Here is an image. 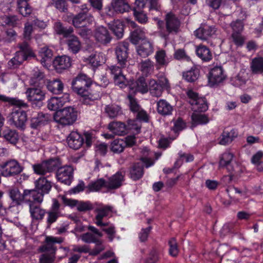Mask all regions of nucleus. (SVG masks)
<instances>
[{"label":"nucleus","instance_id":"obj_1","mask_svg":"<svg viewBox=\"0 0 263 263\" xmlns=\"http://www.w3.org/2000/svg\"><path fill=\"white\" fill-rule=\"evenodd\" d=\"M0 101L16 106L11 109L7 117L8 121L11 126L21 130L24 129L27 121V114L22 108H27L28 107L27 103L17 98L9 97L1 94H0Z\"/></svg>","mask_w":263,"mask_h":263},{"label":"nucleus","instance_id":"obj_2","mask_svg":"<svg viewBox=\"0 0 263 263\" xmlns=\"http://www.w3.org/2000/svg\"><path fill=\"white\" fill-rule=\"evenodd\" d=\"M91 79L84 73H79L74 78L71 83L73 91L83 97L82 102L86 105H95V101L100 99L99 91L90 92L92 85Z\"/></svg>","mask_w":263,"mask_h":263},{"label":"nucleus","instance_id":"obj_3","mask_svg":"<svg viewBox=\"0 0 263 263\" xmlns=\"http://www.w3.org/2000/svg\"><path fill=\"white\" fill-rule=\"evenodd\" d=\"M165 23L162 21L159 20L157 22L159 33L163 39L167 40L170 35L177 34L180 31L181 22L179 18L172 12L165 15Z\"/></svg>","mask_w":263,"mask_h":263},{"label":"nucleus","instance_id":"obj_4","mask_svg":"<svg viewBox=\"0 0 263 263\" xmlns=\"http://www.w3.org/2000/svg\"><path fill=\"white\" fill-rule=\"evenodd\" d=\"M80 11L76 15H71L68 17V21H72V24L75 28L86 27L94 22L93 16L89 13L90 8L86 4L80 6Z\"/></svg>","mask_w":263,"mask_h":263},{"label":"nucleus","instance_id":"obj_5","mask_svg":"<svg viewBox=\"0 0 263 263\" xmlns=\"http://www.w3.org/2000/svg\"><path fill=\"white\" fill-rule=\"evenodd\" d=\"M78 111L76 108L68 106L56 111L53 115L54 121L63 126L72 125L77 120Z\"/></svg>","mask_w":263,"mask_h":263},{"label":"nucleus","instance_id":"obj_6","mask_svg":"<svg viewBox=\"0 0 263 263\" xmlns=\"http://www.w3.org/2000/svg\"><path fill=\"white\" fill-rule=\"evenodd\" d=\"M84 136L85 138V144L86 147H90L93 140L92 135L87 132L84 133ZM67 142L70 148L77 150L81 148L84 144V138L83 136L78 132L72 131L67 137Z\"/></svg>","mask_w":263,"mask_h":263},{"label":"nucleus","instance_id":"obj_7","mask_svg":"<svg viewBox=\"0 0 263 263\" xmlns=\"http://www.w3.org/2000/svg\"><path fill=\"white\" fill-rule=\"evenodd\" d=\"M61 165L59 158H54L43 161L41 163L32 165L34 173L39 175H45L47 173L52 172Z\"/></svg>","mask_w":263,"mask_h":263},{"label":"nucleus","instance_id":"obj_8","mask_svg":"<svg viewBox=\"0 0 263 263\" xmlns=\"http://www.w3.org/2000/svg\"><path fill=\"white\" fill-rule=\"evenodd\" d=\"M170 88L169 81L165 77H162L158 80L152 79L148 81V90L153 97H159L165 90Z\"/></svg>","mask_w":263,"mask_h":263},{"label":"nucleus","instance_id":"obj_9","mask_svg":"<svg viewBox=\"0 0 263 263\" xmlns=\"http://www.w3.org/2000/svg\"><path fill=\"white\" fill-rule=\"evenodd\" d=\"M23 170L24 167L15 159H11L1 165V174L5 177H15Z\"/></svg>","mask_w":263,"mask_h":263},{"label":"nucleus","instance_id":"obj_10","mask_svg":"<svg viewBox=\"0 0 263 263\" xmlns=\"http://www.w3.org/2000/svg\"><path fill=\"white\" fill-rule=\"evenodd\" d=\"M189 102L195 112H204L208 108L207 102L204 98L199 97L198 94L192 90L186 92Z\"/></svg>","mask_w":263,"mask_h":263},{"label":"nucleus","instance_id":"obj_11","mask_svg":"<svg viewBox=\"0 0 263 263\" xmlns=\"http://www.w3.org/2000/svg\"><path fill=\"white\" fill-rule=\"evenodd\" d=\"M141 161L134 163L130 170V177L134 181L139 180L143 175V164L146 167H148L153 165L154 162L150 158L142 157Z\"/></svg>","mask_w":263,"mask_h":263},{"label":"nucleus","instance_id":"obj_12","mask_svg":"<svg viewBox=\"0 0 263 263\" xmlns=\"http://www.w3.org/2000/svg\"><path fill=\"white\" fill-rule=\"evenodd\" d=\"M58 180L66 185H70L73 178V168L70 165L59 166L57 169Z\"/></svg>","mask_w":263,"mask_h":263},{"label":"nucleus","instance_id":"obj_13","mask_svg":"<svg viewBox=\"0 0 263 263\" xmlns=\"http://www.w3.org/2000/svg\"><path fill=\"white\" fill-rule=\"evenodd\" d=\"M60 207L61 204L58 199L53 198L50 209L47 212L46 211V214H47L46 223L48 227H50L59 217L62 216V214Z\"/></svg>","mask_w":263,"mask_h":263},{"label":"nucleus","instance_id":"obj_14","mask_svg":"<svg viewBox=\"0 0 263 263\" xmlns=\"http://www.w3.org/2000/svg\"><path fill=\"white\" fill-rule=\"evenodd\" d=\"M113 65L108 66V70L112 76L115 83L120 87L125 86L126 78L123 74L122 70L125 68L127 65H122L121 64Z\"/></svg>","mask_w":263,"mask_h":263},{"label":"nucleus","instance_id":"obj_15","mask_svg":"<svg viewBox=\"0 0 263 263\" xmlns=\"http://www.w3.org/2000/svg\"><path fill=\"white\" fill-rule=\"evenodd\" d=\"M226 78V75L221 66H215L208 73L209 86L213 87L222 83Z\"/></svg>","mask_w":263,"mask_h":263},{"label":"nucleus","instance_id":"obj_16","mask_svg":"<svg viewBox=\"0 0 263 263\" xmlns=\"http://www.w3.org/2000/svg\"><path fill=\"white\" fill-rule=\"evenodd\" d=\"M128 46L127 42L119 43L115 48L117 64L127 65L128 58Z\"/></svg>","mask_w":263,"mask_h":263},{"label":"nucleus","instance_id":"obj_17","mask_svg":"<svg viewBox=\"0 0 263 263\" xmlns=\"http://www.w3.org/2000/svg\"><path fill=\"white\" fill-rule=\"evenodd\" d=\"M64 238L51 236H47L45 237L44 243L41 245L38 249L40 252H50L55 254L57 248L56 243H61L63 242Z\"/></svg>","mask_w":263,"mask_h":263},{"label":"nucleus","instance_id":"obj_18","mask_svg":"<svg viewBox=\"0 0 263 263\" xmlns=\"http://www.w3.org/2000/svg\"><path fill=\"white\" fill-rule=\"evenodd\" d=\"M28 100L32 103H40L45 99V93L40 88L31 87L27 89L26 92Z\"/></svg>","mask_w":263,"mask_h":263},{"label":"nucleus","instance_id":"obj_19","mask_svg":"<svg viewBox=\"0 0 263 263\" xmlns=\"http://www.w3.org/2000/svg\"><path fill=\"white\" fill-rule=\"evenodd\" d=\"M96 41L103 45L109 43L112 39L107 28L102 26L97 27L94 33Z\"/></svg>","mask_w":263,"mask_h":263},{"label":"nucleus","instance_id":"obj_20","mask_svg":"<svg viewBox=\"0 0 263 263\" xmlns=\"http://www.w3.org/2000/svg\"><path fill=\"white\" fill-rule=\"evenodd\" d=\"M216 32L214 26L204 25L194 31V35L198 39L206 41L210 38Z\"/></svg>","mask_w":263,"mask_h":263},{"label":"nucleus","instance_id":"obj_21","mask_svg":"<svg viewBox=\"0 0 263 263\" xmlns=\"http://www.w3.org/2000/svg\"><path fill=\"white\" fill-rule=\"evenodd\" d=\"M124 172H117L109 178L108 181H106V187L109 189H116L120 187L124 180Z\"/></svg>","mask_w":263,"mask_h":263},{"label":"nucleus","instance_id":"obj_22","mask_svg":"<svg viewBox=\"0 0 263 263\" xmlns=\"http://www.w3.org/2000/svg\"><path fill=\"white\" fill-rule=\"evenodd\" d=\"M54 66L58 72H62L70 67L71 60L70 57L66 55H62L57 57L53 61Z\"/></svg>","mask_w":263,"mask_h":263},{"label":"nucleus","instance_id":"obj_23","mask_svg":"<svg viewBox=\"0 0 263 263\" xmlns=\"http://www.w3.org/2000/svg\"><path fill=\"white\" fill-rule=\"evenodd\" d=\"M234 155L229 151H226L220 156L219 166L221 168H226L228 172L232 173L234 171V168L232 164Z\"/></svg>","mask_w":263,"mask_h":263},{"label":"nucleus","instance_id":"obj_24","mask_svg":"<svg viewBox=\"0 0 263 263\" xmlns=\"http://www.w3.org/2000/svg\"><path fill=\"white\" fill-rule=\"evenodd\" d=\"M154 51V45L149 40H145L137 47L138 54L142 58H145Z\"/></svg>","mask_w":263,"mask_h":263},{"label":"nucleus","instance_id":"obj_25","mask_svg":"<svg viewBox=\"0 0 263 263\" xmlns=\"http://www.w3.org/2000/svg\"><path fill=\"white\" fill-rule=\"evenodd\" d=\"M25 195L28 204L30 203L41 204L43 201L44 194L38 190H25Z\"/></svg>","mask_w":263,"mask_h":263},{"label":"nucleus","instance_id":"obj_26","mask_svg":"<svg viewBox=\"0 0 263 263\" xmlns=\"http://www.w3.org/2000/svg\"><path fill=\"white\" fill-rule=\"evenodd\" d=\"M66 38H67L66 42L68 50L73 54L78 53L82 48V44L79 37L71 34Z\"/></svg>","mask_w":263,"mask_h":263},{"label":"nucleus","instance_id":"obj_27","mask_svg":"<svg viewBox=\"0 0 263 263\" xmlns=\"http://www.w3.org/2000/svg\"><path fill=\"white\" fill-rule=\"evenodd\" d=\"M108 129L114 135L123 136L127 134V128L124 123L120 121H112L109 123Z\"/></svg>","mask_w":263,"mask_h":263},{"label":"nucleus","instance_id":"obj_28","mask_svg":"<svg viewBox=\"0 0 263 263\" xmlns=\"http://www.w3.org/2000/svg\"><path fill=\"white\" fill-rule=\"evenodd\" d=\"M174 107L164 99H160L157 102V111L162 116H170L172 114Z\"/></svg>","mask_w":263,"mask_h":263},{"label":"nucleus","instance_id":"obj_29","mask_svg":"<svg viewBox=\"0 0 263 263\" xmlns=\"http://www.w3.org/2000/svg\"><path fill=\"white\" fill-rule=\"evenodd\" d=\"M46 88L48 91L55 95L61 94L64 89V84L59 79L47 80Z\"/></svg>","mask_w":263,"mask_h":263},{"label":"nucleus","instance_id":"obj_30","mask_svg":"<svg viewBox=\"0 0 263 263\" xmlns=\"http://www.w3.org/2000/svg\"><path fill=\"white\" fill-rule=\"evenodd\" d=\"M196 53L203 62H209L213 58L210 49L206 46L200 44L196 46Z\"/></svg>","mask_w":263,"mask_h":263},{"label":"nucleus","instance_id":"obj_31","mask_svg":"<svg viewBox=\"0 0 263 263\" xmlns=\"http://www.w3.org/2000/svg\"><path fill=\"white\" fill-rule=\"evenodd\" d=\"M237 135L238 133L235 129H232L230 131L224 129L219 138L218 143L223 145L229 144L237 137Z\"/></svg>","mask_w":263,"mask_h":263},{"label":"nucleus","instance_id":"obj_32","mask_svg":"<svg viewBox=\"0 0 263 263\" xmlns=\"http://www.w3.org/2000/svg\"><path fill=\"white\" fill-rule=\"evenodd\" d=\"M35 189L44 195L49 193L52 185L50 181L45 177H40L34 182Z\"/></svg>","mask_w":263,"mask_h":263},{"label":"nucleus","instance_id":"obj_33","mask_svg":"<svg viewBox=\"0 0 263 263\" xmlns=\"http://www.w3.org/2000/svg\"><path fill=\"white\" fill-rule=\"evenodd\" d=\"M41 204L37 203L28 204L31 217L33 219L42 220L46 214L45 210L41 208Z\"/></svg>","mask_w":263,"mask_h":263},{"label":"nucleus","instance_id":"obj_34","mask_svg":"<svg viewBox=\"0 0 263 263\" xmlns=\"http://www.w3.org/2000/svg\"><path fill=\"white\" fill-rule=\"evenodd\" d=\"M52 56V50L47 47H44L41 49L37 60L40 61L43 66H47L50 62Z\"/></svg>","mask_w":263,"mask_h":263},{"label":"nucleus","instance_id":"obj_35","mask_svg":"<svg viewBox=\"0 0 263 263\" xmlns=\"http://www.w3.org/2000/svg\"><path fill=\"white\" fill-rule=\"evenodd\" d=\"M250 70L253 74H263V57H257L252 59Z\"/></svg>","mask_w":263,"mask_h":263},{"label":"nucleus","instance_id":"obj_36","mask_svg":"<svg viewBox=\"0 0 263 263\" xmlns=\"http://www.w3.org/2000/svg\"><path fill=\"white\" fill-rule=\"evenodd\" d=\"M130 41L134 45H137L140 42L147 40L145 36V32L143 28L136 27L133 31L131 32L129 36Z\"/></svg>","mask_w":263,"mask_h":263},{"label":"nucleus","instance_id":"obj_37","mask_svg":"<svg viewBox=\"0 0 263 263\" xmlns=\"http://www.w3.org/2000/svg\"><path fill=\"white\" fill-rule=\"evenodd\" d=\"M108 27L118 39L123 37L124 34V25L122 22L118 20H115L108 24Z\"/></svg>","mask_w":263,"mask_h":263},{"label":"nucleus","instance_id":"obj_38","mask_svg":"<svg viewBox=\"0 0 263 263\" xmlns=\"http://www.w3.org/2000/svg\"><path fill=\"white\" fill-rule=\"evenodd\" d=\"M30 0H17V9L19 13L24 17L30 15L32 11V7L28 4Z\"/></svg>","mask_w":263,"mask_h":263},{"label":"nucleus","instance_id":"obj_39","mask_svg":"<svg viewBox=\"0 0 263 263\" xmlns=\"http://www.w3.org/2000/svg\"><path fill=\"white\" fill-rule=\"evenodd\" d=\"M112 7L118 13H123L129 11L130 7L125 0H112Z\"/></svg>","mask_w":263,"mask_h":263},{"label":"nucleus","instance_id":"obj_40","mask_svg":"<svg viewBox=\"0 0 263 263\" xmlns=\"http://www.w3.org/2000/svg\"><path fill=\"white\" fill-rule=\"evenodd\" d=\"M27 59L23 52H16L15 56L8 61V66L10 69L17 68Z\"/></svg>","mask_w":263,"mask_h":263},{"label":"nucleus","instance_id":"obj_41","mask_svg":"<svg viewBox=\"0 0 263 263\" xmlns=\"http://www.w3.org/2000/svg\"><path fill=\"white\" fill-rule=\"evenodd\" d=\"M247 16L246 12L241 9L239 16L241 20L238 19L231 23V26L233 30L232 32H242L244 26L243 21L246 20Z\"/></svg>","mask_w":263,"mask_h":263},{"label":"nucleus","instance_id":"obj_42","mask_svg":"<svg viewBox=\"0 0 263 263\" xmlns=\"http://www.w3.org/2000/svg\"><path fill=\"white\" fill-rule=\"evenodd\" d=\"M132 88L134 89L135 91L143 94L148 92V84H147L144 77H140L135 83L132 84Z\"/></svg>","mask_w":263,"mask_h":263},{"label":"nucleus","instance_id":"obj_43","mask_svg":"<svg viewBox=\"0 0 263 263\" xmlns=\"http://www.w3.org/2000/svg\"><path fill=\"white\" fill-rule=\"evenodd\" d=\"M2 137L10 143L15 145L18 140V135L15 130L7 129L2 133Z\"/></svg>","mask_w":263,"mask_h":263},{"label":"nucleus","instance_id":"obj_44","mask_svg":"<svg viewBox=\"0 0 263 263\" xmlns=\"http://www.w3.org/2000/svg\"><path fill=\"white\" fill-rule=\"evenodd\" d=\"M148 10L149 13L154 16V19L161 14V5L159 0H149Z\"/></svg>","mask_w":263,"mask_h":263},{"label":"nucleus","instance_id":"obj_45","mask_svg":"<svg viewBox=\"0 0 263 263\" xmlns=\"http://www.w3.org/2000/svg\"><path fill=\"white\" fill-rule=\"evenodd\" d=\"M54 29L58 34L62 35L64 37H68L69 35L73 32L72 27L65 28L60 22H55Z\"/></svg>","mask_w":263,"mask_h":263},{"label":"nucleus","instance_id":"obj_46","mask_svg":"<svg viewBox=\"0 0 263 263\" xmlns=\"http://www.w3.org/2000/svg\"><path fill=\"white\" fill-rule=\"evenodd\" d=\"M9 196L11 199L15 201L17 204H20L21 202L24 200L27 201L26 195L25 191L23 194H21L17 188H14L9 191Z\"/></svg>","mask_w":263,"mask_h":263},{"label":"nucleus","instance_id":"obj_47","mask_svg":"<svg viewBox=\"0 0 263 263\" xmlns=\"http://www.w3.org/2000/svg\"><path fill=\"white\" fill-rule=\"evenodd\" d=\"M105 112L110 118H114L122 114L121 108L117 105L111 104L105 107Z\"/></svg>","mask_w":263,"mask_h":263},{"label":"nucleus","instance_id":"obj_48","mask_svg":"<svg viewBox=\"0 0 263 263\" xmlns=\"http://www.w3.org/2000/svg\"><path fill=\"white\" fill-rule=\"evenodd\" d=\"M65 102L62 98L52 97L48 101L47 106L49 109L57 111L64 105Z\"/></svg>","mask_w":263,"mask_h":263},{"label":"nucleus","instance_id":"obj_49","mask_svg":"<svg viewBox=\"0 0 263 263\" xmlns=\"http://www.w3.org/2000/svg\"><path fill=\"white\" fill-rule=\"evenodd\" d=\"M139 68L143 74L147 76L154 70V63L149 59L142 61L139 64Z\"/></svg>","mask_w":263,"mask_h":263},{"label":"nucleus","instance_id":"obj_50","mask_svg":"<svg viewBox=\"0 0 263 263\" xmlns=\"http://www.w3.org/2000/svg\"><path fill=\"white\" fill-rule=\"evenodd\" d=\"M157 65L159 66H165L168 63L166 58V54L164 50L161 49L157 51L155 55Z\"/></svg>","mask_w":263,"mask_h":263},{"label":"nucleus","instance_id":"obj_51","mask_svg":"<svg viewBox=\"0 0 263 263\" xmlns=\"http://www.w3.org/2000/svg\"><path fill=\"white\" fill-rule=\"evenodd\" d=\"M44 73L37 67L34 68L31 72L30 77V84L31 85H35L37 82L43 80L44 78Z\"/></svg>","mask_w":263,"mask_h":263},{"label":"nucleus","instance_id":"obj_52","mask_svg":"<svg viewBox=\"0 0 263 263\" xmlns=\"http://www.w3.org/2000/svg\"><path fill=\"white\" fill-rule=\"evenodd\" d=\"M126 147V143L124 140L118 139L113 141L111 143V151L114 153H120L122 152Z\"/></svg>","mask_w":263,"mask_h":263},{"label":"nucleus","instance_id":"obj_53","mask_svg":"<svg viewBox=\"0 0 263 263\" xmlns=\"http://www.w3.org/2000/svg\"><path fill=\"white\" fill-rule=\"evenodd\" d=\"M111 212V207L105 205L97 208L95 212L97 213L96 216V220H102L104 217L107 216Z\"/></svg>","mask_w":263,"mask_h":263},{"label":"nucleus","instance_id":"obj_54","mask_svg":"<svg viewBox=\"0 0 263 263\" xmlns=\"http://www.w3.org/2000/svg\"><path fill=\"white\" fill-rule=\"evenodd\" d=\"M199 70L197 68H192L191 70L183 72V78L189 82H193L198 78Z\"/></svg>","mask_w":263,"mask_h":263},{"label":"nucleus","instance_id":"obj_55","mask_svg":"<svg viewBox=\"0 0 263 263\" xmlns=\"http://www.w3.org/2000/svg\"><path fill=\"white\" fill-rule=\"evenodd\" d=\"M88 60L89 64L93 68H97L104 62L103 57L100 55V54H95L90 55Z\"/></svg>","mask_w":263,"mask_h":263},{"label":"nucleus","instance_id":"obj_56","mask_svg":"<svg viewBox=\"0 0 263 263\" xmlns=\"http://www.w3.org/2000/svg\"><path fill=\"white\" fill-rule=\"evenodd\" d=\"M39 257L40 263H54L55 259V254L50 252H43Z\"/></svg>","mask_w":263,"mask_h":263},{"label":"nucleus","instance_id":"obj_57","mask_svg":"<svg viewBox=\"0 0 263 263\" xmlns=\"http://www.w3.org/2000/svg\"><path fill=\"white\" fill-rule=\"evenodd\" d=\"M193 122L197 124H204L209 122V120L207 116L204 114L193 113L192 115Z\"/></svg>","mask_w":263,"mask_h":263},{"label":"nucleus","instance_id":"obj_58","mask_svg":"<svg viewBox=\"0 0 263 263\" xmlns=\"http://www.w3.org/2000/svg\"><path fill=\"white\" fill-rule=\"evenodd\" d=\"M169 254L173 257H176L179 253L177 242L175 238H172L168 241Z\"/></svg>","mask_w":263,"mask_h":263},{"label":"nucleus","instance_id":"obj_59","mask_svg":"<svg viewBox=\"0 0 263 263\" xmlns=\"http://www.w3.org/2000/svg\"><path fill=\"white\" fill-rule=\"evenodd\" d=\"M106 181L103 179H100L90 183L88 185V189L90 191H98L103 186L106 187Z\"/></svg>","mask_w":263,"mask_h":263},{"label":"nucleus","instance_id":"obj_60","mask_svg":"<svg viewBox=\"0 0 263 263\" xmlns=\"http://www.w3.org/2000/svg\"><path fill=\"white\" fill-rule=\"evenodd\" d=\"M81 239L86 243H99V240L97 238L95 235L91 233L87 232L81 236Z\"/></svg>","mask_w":263,"mask_h":263},{"label":"nucleus","instance_id":"obj_61","mask_svg":"<svg viewBox=\"0 0 263 263\" xmlns=\"http://www.w3.org/2000/svg\"><path fill=\"white\" fill-rule=\"evenodd\" d=\"M173 122L174 126L172 127V130L175 133L180 132L186 127L185 122L181 118L173 120Z\"/></svg>","mask_w":263,"mask_h":263},{"label":"nucleus","instance_id":"obj_62","mask_svg":"<svg viewBox=\"0 0 263 263\" xmlns=\"http://www.w3.org/2000/svg\"><path fill=\"white\" fill-rule=\"evenodd\" d=\"M159 260V252L156 249H153L146 259V263H157Z\"/></svg>","mask_w":263,"mask_h":263},{"label":"nucleus","instance_id":"obj_63","mask_svg":"<svg viewBox=\"0 0 263 263\" xmlns=\"http://www.w3.org/2000/svg\"><path fill=\"white\" fill-rule=\"evenodd\" d=\"M78 211L79 212H86L93 209L92 204L89 201H79L76 205Z\"/></svg>","mask_w":263,"mask_h":263},{"label":"nucleus","instance_id":"obj_64","mask_svg":"<svg viewBox=\"0 0 263 263\" xmlns=\"http://www.w3.org/2000/svg\"><path fill=\"white\" fill-rule=\"evenodd\" d=\"M231 37L234 44L237 46H242L245 42V37L241 32H232Z\"/></svg>","mask_w":263,"mask_h":263}]
</instances>
